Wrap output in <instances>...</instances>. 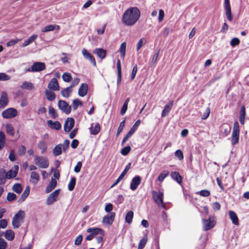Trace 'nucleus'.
<instances>
[{
    "label": "nucleus",
    "mask_w": 249,
    "mask_h": 249,
    "mask_svg": "<svg viewBox=\"0 0 249 249\" xmlns=\"http://www.w3.org/2000/svg\"><path fill=\"white\" fill-rule=\"evenodd\" d=\"M140 15V11L137 7L129 8L124 13L122 21L126 26H132L137 21Z\"/></svg>",
    "instance_id": "nucleus-1"
},
{
    "label": "nucleus",
    "mask_w": 249,
    "mask_h": 249,
    "mask_svg": "<svg viewBox=\"0 0 249 249\" xmlns=\"http://www.w3.org/2000/svg\"><path fill=\"white\" fill-rule=\"evenodd\" d=\"M25 214L23 211L19 210L13 217L12 224L14 229H17L21 225Z\"/></svg>",
    "instance_id": "nucleus-2"
},
{
    "label": "nucleus",
    "mask_w": 249,
    "mask_h": 249,
    "mask_svg": "<svg viewBox=\"0 0 249 249\" xmlns=\"http://www.w3.org/2000/svg\"><path fill=\"white\" fill-rule=\"evenodd\" d=\"M70 141L65 140L63 144H59L56 145L53 150V154L54 156L56 157L61 154L62 151L65 152L69 147Z\"/></svg>",
    "instance_id": "nucleus-3"
},
{
    "label": "nucleus",
    "mask_w": 249,
    "mask_h": 249,
    "mask_svg": "<svg viewBox=\"0 0 249 249\" xmlns=\"http://www.w3.org/2000/svg\"><path fill=\"white\" fill-rule=\"evenodd\" d=\"M239 125L238 123L236 121L234 123L233 130L231 136V144L234 145L238 142L239 139Z\"/></svg>",
    "instance_id": "nucleus-4"
},
{
    "label": "nucleus",
    "mask_w": 249,
    "mask_h": 249,
    "mask_svg": "<svg viewBox=\"0 0 249 249\" xmlns=\"http://www.w3.org/2000/svg\"><path fill=\"white\" fill-rule=\"evenodd\" d=\"M152 196L154 200L159 207L165 208V204L163 202V194L162 192L153 191Z\"/></svg>",
    "instance_id": "nucleus-5"
},
{
    "label": "nucleus",
    "mask_w": 249,
    "mask_h": 249,
    "mask_svg": "<svg viewBox=\"0 0 249 249\" xmlns=\"http://www.w3.org/2000/svg\"><path fill=\"white\" fill-rule=\"evenodd\" d=\"M17 115L18 110L12 107H10L3 110L1 113L2 117L6 119L14 118Z\"/></svg>",
    "instance_id": "nucleus-6"
},
{
    "label": "nucleus",
    "mask_w": 249,
    "mask_h": 249,
    "mask_svg": "<svg viewBox=\"0 0 249 249\" xmlns=\"http://www.w3.org/2000/svg\"><path fill=\"white\" fill-rule=\"evenodd\" d=\"M35 163L39 168L43 169L48 168L49 165L48 159L44 157H36Z\"/></svg>",
    "instance_id": "nucleus-7"
},
{
    "label": "nucleus",
    "mask_w": 249,
    "mask_h": 249,
    "mask_svg": "<svg viewBox=\"0 0 249 249\" xmlns=\"http://www.w3.org/2000/svg\"><path fill=\"white\" fill-rule=\"evenodd\" d=\"M202 224L203 230L204 231H207L212 228H213L215 224V222L214 221L213 217L210 216L208 219H203Z\"/></svg>",
    "instance_id": "nucleus-8"
},
{
    "label": "nucleus",
    "mask_w": 249,
    "mask_h": 249,
    "mask_svg": "<svg viewBox=\"0 0 249 249\" xmlns=\"http://www.w3.org/2000/svg\"><path fill=\"white\" fill-rule=\"evenodd\" d=\"M46 68V65L44 63L40 62H35L31 68L28 70L29 71L37 72L40 71Z\"/></svg>",
    "instance_id": "nucleus-9"
},
{
    "label": "nucleus",
    "mask_w": 249,
    "mask_h": 249,
    "mask_svg": "<svg viewBox=\"0 0 249 249\" xmlns=\"http://www.w3.org/2000/svg\"><path fill=\"white\" fill-rule=\"evenodd\" d=\"M58 106L62 111L67 114H69L71 111V107L65 101L59 100L58 103Z\"/></svg>",
    "instance_id": "nucleus-10"
},
{
    "label": "nucleus",
    "mask_w": 249,
    "mask_h": 249,
    "mask_svg": "<svg viewBox=\"0 0 249 249\" xmlns=\"http://www.w3.org/2000/svg\"><path fill=\"white\" fill-rule=\"evenodd\" d=\"M82 54L85 59L89 60L94 66H96V61L94 56L86 49H83Z\"/></svg>",
    "instance_id": "nucleus-11"
},
{
    "label": "nucleus",
    "mask_w": 249,
    "mask_h": 249,
    "mask_svg": "<svg viewBox=\"0 0 249 249\" xmlns=\"http://www.w3.org/2000/svg\"><path fill=\"white\" fill-rule=\"evenodd\" d=\"M224 7L225 9L226 16L227 19L230 21H231L233 19V17L231 14L230 0H224Z\"/></svg>",
    "instance_id": "nucleus-12"
},
{
    "label": "nucleus",
    "mask_w": 249,
    "mask_h": 249,
    "mask_svg": "<svg viewBox=\"0 0 249 249\" xmlns=\"http://www.w3.org/2000/svg\"><path fill=\"white\" fill-rule=\"evenodd\" d=\"M60 190L57 189L55 190L54 192L52 193L48 197L46 201V204L48 205H50L52 204L54 201H56V197L58 196L60 193Z\"/></svg>",
    "instance_id": "nucleus-13"
},
{
    "label": "nucleus",
    "mask_w": 249,
    "mask_h": 249,
    "mask_svg": "<svg viewBox=\"0 0 249 249\" xmlns=\"http://www.w3.org/2000/svg\"><path fill=\"white\" fill-rule=\"evenodd\" d=\"M74 120L72 118H67L64 125V131L67 132L70 131L74 126Z\"/></svg>",
    "instance_id": "nucleus-14"
},
{
    "label": "nucleus",
    "mask_w": 249,
    "mask_h": 249,
    "mask_svg": "<svg viewBox=\"0 0 249 249\" xmlns=\"http://www.w3.org/2000/svg\"><path fill=\"white\" fill-rule=\"evenodd\" d=\"M231 128L229 124H224L220 126V135L222 137H226L231 132Z\"/></svg>",
    "instance_id": "nucleus-15"
},
{
    "label": "nucleus",
    "mask_w": 249,
    "mask_h": 249,
    "mask_svg": "<svg viewBox=\"0 0 249 249\" xmlns=\"http://www.w3.org/2000/svg\"><path fill=\"white\" fill-rule=\"evenodd\" d=\"M115 213L114 212H110L109 214L105 216L103 219V223L105 224L110 225L115 218Z\"/></svg>",
    "instance_id": "nucleus-16"
},
{
    "label": "nucleus",
    "mask_w": 249,
    "mask_h": 249,
    "mask_svg": "<svg viewBox=\"0 0 249 249\" xmlns=\"http://www.w3.org/2000/svg\"><path fill=\"white\" fill-rule=\"evenodd\" d=\"M18 169V166L15 165L14 166L13 169L10 170L7 172H6V174L7 175V178L11 179L15 178L17 176Z\"/></svg>",
    "instance_id": "nucleus-17"
},
{
    "label": "nucleus",
    "mask_w": 249,
    "mask_h": 249,
    "mask_svg": "<svg viewBox=\"0 0 249 249\" xmlns=\"http://www.w3.org/2000/svg\"><path fill=\"white\" fill-rule=\"evenodd\" d=\"M141 182V178L140 176H137L134 177L130 184V189L132 191L136 190Z\"/></svg>",
    "instance_id": "nucleus-18"
},
{
    "label": "nucleus",
    "mask_w": 249,
    "mask_h": 249,
    "mask_svg": "<svg viewBox=\"0 0 249 249\" xmlns=\"http://www.w3.org/2000/svg\"><path fill=\"white\" fill-rule=\"evenodd\" d=\"M48 88L50 90L54 91H57L59 90L60 87L56 78H53L51 79L48 84Z\"/></svg>",
    "instance_id": "nucleus-19"
},
{
    "label": "nucleus",
    "mask_w": 249,
    "mask_h": 249,
    "mask_svg": "<svg viewBox=\"0 0 249 249\" xmlns=\"http://www.w3.org/2000/svg\"><path fill=\"white\" fill-rule=\"evenodd\" d=\"M8 95L5 92H2L0 98V108L5 107L8 104Z\"/></svg>",
    "instance_id": "nucleus-20"
},
{
    "label": "nucleus",
    "mask_w": 249,
    "mask_h": 249,
    "mask_svg": "<svg viewBox=\"0 0 249 249\" xmlns=\"http://www.w3.org/2000/svg\"><path fill=\"white\" fill-rule=\"evenodd\" d=\"M173 105V101H170L164 107L161 113V117H164L166 116L170 110H171Z\"/></svg>",
    "instance_id": "nucleus-21"
},
{
    "label": "nucleus",
    "mask_w": 249,
    "mask_h": 249,
    "mask_svg": "<svg viewBox=\"0 0 249 249\" xmlns=\"http://www.w3.org/2000/svg\"><path fill=\"white\" fill-rule=\"evenodd\" d=\"M87 231L91 233L94 236L98 234L102 236L104 235V231L100 228H89Z\"/></svg>",
    "instance_id": "nucleus-22"
},
{
    "label": "nucleus",
    "mask_w": 249,
    "mask_h": 249,
    "mask_svg": "<svg viewBox=\"0 0 249 249\" xmlns=\"http://www.w3.org/2000/svg\"><path fill=\"white\" fill-rule=\"evenodd\" d=\"M88 87L87 84H82L81 85L78 89V95L81 97L85 96L88 91Z\"/></svg>",
    "instance_id": "nucleus-23"
},
{
    "label": "nucleus",
    "mask_w": 249,
    "mask_h": 249,
    "mask_svg": "<svg viewBox=\"0 0 249 249\" xmlns=\"http://www.w3.org/2000/svg\"><path fill=\"white\" fill-rule=\"evenodd\" d=\"M229 217L231 220L232 222L235 225H239L238 218L236 213L232 211H230L229 212Z\"/></svg>",
    "instance_id": "nucleus-24"
},
{
    "label": "nucleus",
    "mask_w": 249,
    "mask_h": 249,
    "mask_svg": "<svg viewBox=\"0 0 249 249\" xmlns=\"http://www.w3.org/2000/svg\"><path fill=\"white\" fill-rule=\"evenodd\" d=\"M47 124L51 128L58 130L61 127V124L58 121H55L53 122L52 120H48L47 121Z\"/></svg>",
    "instance_id": "nucleus-25"
},
{
    "label": "nucleus",
    "mask_w": 249,
    "mask_h": 249,
    "mask_svg": "<svg viewBox=\"0 0 249 249\" xmlns=\"http://www.w3.org/2000/svg\"><path fill=\"white\" fill-rule=\"evenodd\" d=\"M30 181L34 184H36L39 180V175L35 171L31 172L30 175Z\"/></svg>",
    "instance_id": "nucleus-26"
},
{
    "label": "nucleus",
    "mask_w": 249,
    "mask_h": 249,
    "mask_svg": "<svg viewBox=\"0 0 249 249\" xmlns=\"http://www.w3.org/2000/svg\"><path fill=\"white\" fill-rule=\"evenodd\" d=\"M93 53L96 54L101 59H104L106 56V50L102 48H96L93 51Z\"/></svg>",
    "instance_id": "nucleus-27"
},
{
    "label": "nucleus",
    "mask_w": 249,
    "mask_h": 249,
    "mask_svg": "<svg viewBox=\"0 0 249 249\" xmlns=\"http://www.w3.org/2000/svg\"><path fill=\"white\" fill-rule=\"evenodd\" d=\"M170 175L172 178L178 183L180 184L182 182V178L178 172H172Z\"/></svg>",
    "instance_id": "nucleus-28"
},
{
    "label": "nucleus",
    "mask_w": 249,
    "mask_h": 249,
    "mask_svg": "<svg viewBox=\"0 0 249 249\" xmlns=\"http://www.w3.org/2000/svg\"><path fill=\"white\" fill-rule=\"evenodd\" d=\"M37 147L41 150V153L43 154L47 149V144L46 142L43 140L40 141L37 144Z\"/></svg>",
    "instance_id": "nucleus-29"
},
{
    "label": "nucleus",
    "mask_w": 249,
    "mask_h": 249,
    "mask_svg": "<svg viewBox=\"0 0 249 249\" xmlns=\"http://www.w3.org/2000/svg\"><path fill=\"white\" fill-rule=\"evenodd\" d=\"M57 184V181L53 179H52L48 185L46 187V192L49 193L54 189Z\"/></svg>",
    "instance_id": "nucleus-30"
},
{
    "label": "nucleus",
    "mask_w": 249,
    "mask_h": 249,
    "mask_svg": "<svg viewBox=\"0 0 249 249\" xmlns=\"http://www.w3.org/2000/svg\"><path fill=\"white\" fill-rule=\"evenodd\" d=\"M117 68L118 71L117 85H119L121 83L122 79L121 64L119 59H118L117 62Z\"/></svg>",
    "instance_id": "nucleus-31"
},
{
    "label": "nucleus",
    "mask_w": 249,
    "mask_h": 249,
    "mask_svg": "<svg viewBox=\"0 0 249 249\" xmlns=\"http://www.w3.org/2000/svg\"><path fill=\"white\" fill-rule=\"evenodd\" d=\"M45 93L48 100L52 101L55 99L56 97L55 94L53 91H52V90L46 89Z\"/></svg>",
    "instance_id": "nucleus-32"
},
{
    "label": "nucleus",
    "mask_w": 249,
    "mask_h": 249,
    "mask_svg": "<svg viewBox=\"0 0 249 249\" xmlns=\"http://www.w3.org/2000/svg\"><path fill=\"white\" fill-rule=\"evenodd\" d=\"M3 235H4V237L8 241H12L15 238V233L11 230H7Z\"/></svg>",
    "instance_id": "nucleus-33"
},
{
    "label": "nucleus",
    "mask_w": 249,
    "mask_h": 249,
    "mask_svg": "<svg viewBox=\"0 0 249 249\" xmlns=\"http://www.w3.org/2000/svg\"><path fill=\"white\" fill-rule=\"evenodd\" d=\"M20 88L22 89L31 90L34 89L35 87L32 83L25 81L20 86Z\"/></svg>",
    "instance_id": "nucleus-34"
},
{
    "label": "nucleus",
    "mask_w": 249,
    "mask_h": 249,
    "mask_svg": "<svg viewBox=\"0 0 249 249\" xmlns=\"http://www.w3.org/2000/svg\"><path fill=\"white\" fill-rule=\"evenodd\" d=\"M37 38V35H33L28 39L25 40L22 44L23 47H26L33 42Z\"/></svg>",
    "instance_id": "nucleus-35"
},
{
    "label": "nucleus",
    "mask_w": 249,
    "mask_h": 249,
    "mask_svg": "<svg viewBox=\"0 0 249 249\" xmlns=\"http://www.w3.org/2000/svg\"><path fill=\"white\" fill-rule=\"evenodd\" d=\"M90 129L91 134L96 135L100 130V124L98 123H97L95 124L94 126H93V124H92Z\"/></svg>",
    "instance_id": "nucleus-36"
},
{
    "label": "nucleus",
    "mask_w": 249,
    "mask_h": 249,
    "mask_svg": "<svg viewBox=\"0 0 249 249\" xmlns=\"http://www.w3.org/2000/svg\"><path fill=\"white\" fill-rule=\"evenodd\" d=\"M6 133L11 136L15 135V130L13 125L11 124H7L5 125Z\"/></svg>",
    "instance_id": "nucleus-37"
},
{
    "label": "nucleus",
    "mask_w": 249,
    "mask_h": 249,
    "mask_svg": "<svg viewBox=\"0 0 249 249\" xmlns=\"http://www.w3.org/2000/svg\"><path fill=\"white\" fill-rule=\"evenodd\" d=\"M30 193V187L29 186H27L24 191L23 193L22 194L19 199V201L22 202L24 201V200L27 197Z\"/></svg>",
    "instance_id": "nucleus-38"
},
{
    "label": "nucleus",
    "mask_w": 249,
    "mask_h": 249,
    "mask_svg": "<svg viewBox=\"0 0 249 249\" xmlns=\"http://www.w3.org/2000/svg\"><path fill=\"white\" fill-rule=\"evenodd\" d=\"M245 115V107L244 106H242L240 111V122L242 124H244Z\"/></svg>",
    "instance_id": "nucleus-39"
},
{
    "label": "nucleus",
    "mask_w": 249,
    "mask_h": 249,
    "mask_svg": "<svg viewBox=\"0 0 249 249\" xmlns=\"http://www.w3.org/2000/svg\"><path fill=\"white\" fill-rule=\"evenodd\" d=\"M126 47V43L124 42L121 44L120 47V53H121V58L124 59L125 54V51Z\"/></svg>",
    "instance_id": "nucleus-40"
},
{
    "label": "nucleus",
    "mask_w": 249,
    "mask_h": 249,
    "mask_svg": "<svg viewBox=\"0 0 249 249\" xmlns=\"http://www.w3.org/2000/svg\"><path fill=\"white\" fill-rule=\"evenodd\" d=\"M7 178L6 172L4 170L0 171V185L4 184Z\"/></svg>",
    "instance_id": "nucleus-41"
},
{
    "label": "nucleus",
    "mask_w": 249,
    "mask_h": 249,
    "mask_svg": "<svg viewBox=\"0 0 249 249\" xmlns=\"http://www.w3.org/2000/svg\"><path fill=\"white\" fill-rule=\"evenodd\" d=\"M71 92L72 89L69 87L61 90V94L64 97L68 98Z\"/></svg>",
    "instance_id": "nucleus-42"
},
{
    "label": "nucleus",
    "mask_w": 249,
    "mask_h": 249,
    "mask_svg": "<svg viewBox=\"0 0 249 249\" xmlns=\"http://www.w3.org/2000/svg\"><path fill=\"white\" fill-rule=\"evenodd\" d=\"M83 106L82 102L79 99H75L72 101V107L74 110L77 109L78 107H81Z\"/></svg>",
    "instance_id": "nucleus-43"
},
{
    "label": "nucleus",
    "mask_w": 249,
    "mask_h": 249,
    "mask_svg": "<svg viewBox=\"0 0 249 249\" xmlns=\"http://www.w3.org/2000/svg\"><path fill=\"white\" fill-rule=\"evenodd\" d=\"M133 212L132 211H129L126 214L125 220L126 222H127L128 224H130L131 223L132 221V219L133 217Z\"/></svg>",
    "instance_id": "nucleus-44"
},
{
    "label": "nucleus",
    "mask_w": 249,
    "mask_h": 249,
    "mask_svg": "<svg viewBox=\"0 0 249 249\" xmlns=\"http://www.w3.org/2000/svg\"><path fill=\"white\" fill-rule=\"evenodd\" d=\"M147 241V237L145 235L140 241L138 245V249H142L145 247Z\"/></svg>",
    "instance_id": "nucleus-45"
},
{
    "label": "nucleus",
    "mask_w": 249,
    "mask_h": 249,
    "mask_svg": "<svg viewBox=\"0 0 249 249\" xmlns=\"http://www.w3.org/2000/svg\"><path fill=\"white\" fill-rule=\"evenodd\" d=\"M12 189L16 193L20 194L22 190V187L20 184L17 183L13 185Z\"/></svg>",
    "instance_id": "nucleus-46"
},
{
    "label": "nucleus",
    "mask_w": 249,
    "mask_h": 249,
    "mask_svg": "<svg viewBox=\"0 0 249 249\" xmlns=\"http://www.w3.org/2000/svg\"><path fill=\"white\" fill-rule=\"evenodd\" d=\"M8 222L6 219H3L0 220V229H5L7 226ZM4 233L0 231V237L3 235Z\"/></svg>",
    "instance_id": "nucleus-47"
},
{
    "label": "nucleus",
    "mask_w": 249,
    "mask_h": 249,
    "mask_svg": "<svg viewBox=\"0 0 249 249\" xmlns=\"http://www.w3.org/2000/svg\"><path fill=\"white\" fill-rule=\"evenodd\" d=\"M76 183V179L75 178L73 177L71 179L70 181L68 184V190L70 191H71L73 190Z\"/></svg>",
    "instance_id": "nucleus-48"
},
{
    "label": "nucleus",
    "mask_w": 249,
    "mask_h": 249,
    "mask_svg": "<svg viewBox=\"0 0 249 249\" xmlns=\"http://www.w3.org/2000/svg\"><path fill=\"white\" fill-rule=\"evenodd\" d=\"M63 80L66 82H69L72 80V77L70 73L65 72L62 76Z\"/></svg>",
    "instance_id": "nucleus-49"
},
{
    "label": "nucleus",
    "mask_w": 249,
    "mask_h": 249,
    "mask_svg": "<svg viewBox=\"0 0 249 249\" xmlns=\"http://www.w3.org/2000/svg\"><path fill=\"white\" fill-rule=\"evenodd\" d=\"M55 26L53 25H49L46 26L44 27H43L41 31L44 33L53 31L55 29Z\"/></svg>",
    "instance_id": "nucleus-50"
},
{
    "label": "nucleus",
    "mask_w": 249,
    "mask_h": 249,
    "mask_svg": "<svg viewBox=\"0 0 249 249\" xmlns=\"http://www.w3.org/2000/svg\"><path fill=\"white\" fill-rule=\"evenodd\" d=\"M169 172L167 171H163L159 176L158 180L162 182L164 178L168 175Z\"/></svg>",
    "instance_id": "nucleus-51"
},
{
    "label": "nucleus",
    "mask_w": 249,
    "mask_h": 249,
    "mask_svg": "<svg viewBox=\"0 0 249 249\" xmlns=\"http://www.w3.org/2000/svg\"><path fill=\"white\" fill-rule=\"evenodd\" d=\"M49 113L51 115L53 119H55L58 117V114L55 110L52 107H49Z\"/></svg>",
    "instance_id": "nucleus-52"
},
{
    "label": "nucleus",
    "mask_w": 249,
    "mask_h": 249,
    "mask_svg": "<svg viewBox=\"0 0 249 249\" xmlns=\"http://www.w3.org/2000/svg\"><path fill=\"white\" fill-rule=\"evenodd\" d=\"M196 194L203 197H207L210 195V192L208 190H202L199 192H197Z\"/></svg>",
    "instance_id": "nucleus-53"
},
{
    "label": "nucleus",
    "mask_w": 249,
    "mask_h": 249,
    "mask_svg": "<svg viewBox=\"0 0 249 249\" xmlns=\"http://www.w3.org/2000/svg\"><path fill=\"white\" fill-rule=\"evenodd\" d=\"M5 139L6 137L4 133L2 131H0V146H1L4 147L5 145Z\"/></svg>",
    "instance_id": "nucleus-54"
},
{
    "label": "nucleus",
    "mask_w": 249,
    "mask_h": 249,
    "mask_svg": "<svg viewBox=\"0 0 249 249\" xmlns=\"http://www.w3.org/2000/svg\"><path fill=\"white\" fill-rule=\"evenodd\" d=\"M141 123V121L140 120H137L134 124L132 126V127L131 128V129L129 130V132H131L132 134H133V133L136 131V130L137 129V127L140 125Z\"/></svg>",
    "instance_id": "nucleus-55"
},
{
    "label": "nucleus",
    "mask_w": 249,
    "mask_h": 249,
    "mask_svg": "<svg viewBox=\"0 0 249 249\" xmlns=\"http://www.w3.org/2000/svg\"><path fill=\"white\" fill-rule=\"evenodd\" d=\"M146 43V40L145 38H141L138 42L137 46V51H139L144 45Z\"/></svg>",
    "instance_id": "nucleus-56"
},
{
    "label": "nucleus",
    "mask_w": 249,
    "mask_h": 249,
    "mask_svg": "<svg viewBox=\"0 0 249 249\" xmlns=\"http://www.w3.org/2000/svg\"><path fill=\"white\" fill-rule=\"evenodd\" d=\"M17 197V196L13 193H8L7 196V200L8 201H12Z\"/></svg>",
    "instance_id": "nucleus-57"
},
{
    "label": "nucleus",
    "mask_w": 249,
    "mask_h": 249,
    "mask_svg": "<svg viewBox=\"0 0 249 249\" xmlns=\"http://www.w3.org/2000/svg\"><path fill=\"white\" fill-rule=\"evenodd\" d=\"M175 155L180 160H182L184 158L183 153L180 150H177L175 153Z\"/></svg>",
    "instance_id": "nucleus-58"
},
{
    "label": "nucleus",
    "mask_w": 249,
    "mask_h": 249,
    "mask_svg": "<svg viewBox=\"0 0 249 249\" xmlns=\"http://www.w3.org/2000/svg\"><path fill=\"white\" fill-rule=\"evenodd\" d=\"M20 40V39H11L6 43V45L8 47L12 46Z\"/></svg>",
    "instance_id": "nucleus-59"
},
{
    "label": "nucleus",
    "mask_w": 249,
    "mask_h": 249,
    "mask_svg": "<svg viewBox=\"0 0 249 249\" xmlns=\"http://www.w3.org/2000/svg\"><path fill=\"white\" fill-rule=\"evenodd\" d=\"M130 147L129 146H127L122 149L121 153L122 155L126 156L130 151Z\"/></svg>",
    "instance_id": "nucleus-60"
},
{
    "label": "nucleus",
    "mask_w": 249,
    "mask_h": 249,
    "mask_svg": "<svg viewBox=\"0 0 249 249\" xmlns=\"http://www.w3.org/2000/svg\"><path fill=\"white\" fill-rule=\"evenodd\" d=\"M7 243L3 238H0V249H6Z\"/></svg>",
    "instance_id": "nucleus-61"
},
{
    "label": "nucleus",
    "mask_w": 249,
    "mask_h": 249,
    "mask_svg": "<svg viewBox=\"0 0 249 249\" xmlns=\"http://www.w3.org/2000/svg\"><path fill=\"white\" fill-rule=\"evenodd\" d=\"M239 43H240L239 39L237 37H234L231 40V41L230 42V45L232 47H234L236 45H238L239 44Z\"/></svg>",
    "instance_id": "nucleus-62"
},
{
    "label": "nucleus",
    "mask_w": 249,
    "mask_h": 249,
    "mask_svg": "<svg viewBox=\"0 0 249 249\" xmlns=\"http://www.w3.org/2000/svg\"><path fill=\"white\" fill-rule=\"evenodd\" d=\"M125 124V120H123L120 124L117 130V135H118L123 130Z\"/></svg>",
    "instance_id": "nucleus-63"
},
{
    "label": "nucleus",
    "mask_w": 249,
    "mask_h": 249,
    "mask_svg": "<svg viewBox=\"0 0 249 249\" xmlns=\"http://www.w3.org/2000/svg\"><path fill=\"white\" fill-rule=\"evenodd\" d=\"M10 79V77L4 73H0V80L7 81Z\"/></svg>",
    "instance_id": "nucleus-64"
}]
</instances>
